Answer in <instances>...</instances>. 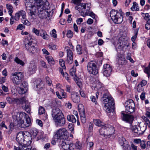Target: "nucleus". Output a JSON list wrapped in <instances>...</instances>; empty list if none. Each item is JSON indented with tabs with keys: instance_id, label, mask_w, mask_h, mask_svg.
I'll return each instance as SVG.
<instances>
[{
	"instance_id": "423d86ee",
	"label": "nucleus",
	"mask_w": 150,
	"mask_h": 150,
	"mask_svg": "<svg viewBox=\"0 0 150 150\" xmlns=\"http://www.w3.org/2000/svg\"><path fill=\"white\" fill-rule=\"evenodd\" d=\"M81 0H72V3L76 5L75 8L78 10L79 13H82V12L85 10H90L91 4L90 3H81Z\"/></svg>"
},
{
	"instance_id": "f03ea898",
	"label": "nucleus",
	"mask_w": 150,
	"mask_h": 150,
	"mask_svg": "<svg viewBox=\"0 0 150 150\" xmlns=\"http://www.w3.org/2000/svg\"><path fill=\"white\" fill-rule=\"evenodd\" d=\"M36 4L38 7V15L41 19L47 18L49 13L46 10L49 8L48 2L47 0H37Z\"/></svg>"
},
{
	"instance_id": "b1692460",
	"label": "nucleus",
	"mask_w": 150,
	"mask_h": 150,
	"mask_svg": "<svg viewBox=\"0 0 150 150\" xmlns=\"http://www.w3.org/2000/svg\"><path fill=\"white\" fill-rule=\"evenodd\" d=\"M96 87L98 90V92H100L102 94V92L104 93L105 89V88L102 86V83L100 82H98L96 85Z\"/></svg>"
},
{
	"instance_id": "0eeeda50",
	"label": "nucleus",
	"mask_w": 150,
	"mask_h": 150,
	"mask_svg": "<svg viewBox=\"0 0 150 150\" xmlns=\"http://www.w3.org/2000/svg\"><path fill=\"white\" fill-rule=\"evenodd\" d=\"M120 12L117 10H112L110 12V15L113 22L115 23L119 24L121 23L123 20V17L121 12V9L119 10Z\"/></svg>"
},
{
	"instance_id": "7c9ffc66",
	"label": "nucleus",
	"mask_w": 150,
	"mask_h": 150,
	"mask_svg": "<svg viewBox=\"0 0 150 150\" xmlns=\"http://www.w3.org/2000/svg\"><path fill=\"white\" fill-rule=\"evenodd\" d=\"M27 88H23L19 87L18 88V93L20 94H23L27 91Z\"/></svg>"
},
{
	"instance_id": "864d4df0",
	"label": "nucleus",
	"mask_w": 150,
	"mask_h": 150,
	"mask_svg": "<svg viewBox=\"0 0 150 150\" xmlns=\"http://www.w3.org/2000/svg\"><path fill=\"white\" fill-rule=\"evenodd\" d=\"M25 26L22 24H19L17 27L16 30H22L23 29H25Z\"/></svg>"
},
{
	"instance_id": "1a4fd4ad",
	"label": "nucleus",
	"mask_w": 150,
	"mask_h": 150,
	"mask_svg": "<svg viewBox=\"0 0 150 150\" xmlns=\"http://www.w3.org/2000/svg\"><path fill=\"white\" fill-rule=\"evenodd\" d=\"M23 76V73L21 72H14L11 73V78L14 84L19 85L21 82Z\"/></svg>"
},
{
	"instance_id": "412c9836",
	"label": "nucleus",
	"mask_w": 150,
	"mask_h": 150,
	"mask_svg": "<svg viewBox=\"0 0 150 150\" xmlns=\"http://www.w3.org/2000/svg\"><path fill=\"white\" fill-rule=\"evenodd\" d=\"M27 100L25 97H22L20 98H16L15 103L17 105L23 104L26 103Z\"/></svg>"
},
{
	"instance_id": "5fc2aeb1",
	"label": "nucleus",
	"mask_w": 150,
	"mask_h": 150,
	"mask_svg": "<svg viewBox=\"0 0 150 150\" xmlns=\"http://www.w3.org/2000/svg\"><path fill=\"white\" fill-rule=\"evenodd\" d=\"M67 36L69 38H71L73 36V33L71 30H69L67 32Z\"/></svg>"
},
{
	"instance_id": "6ab92c4d",
	"label": "nucleus",
	"mask_w": 150,
	"mask_h": 150,
	"mask_svg": "<svg viewBox=\"0 0 150 150\" xmlns=\"http://www.w3.org/2000/svg\"><path fill=\"white\" fill-rule=\"evenodd\" d=\"M71 98L73 101L75 103H78L80 101L79 96L76 93H72L71 94Z\"/></svg>"
},
{
	"instance_id": "09e8293b",
	"label": "nucleus",
	"mask_w": 150,
	"mask_h": 150,
	"mask_svg": "<svg viewBox=\"0 0 150 150\" xmlns=\"http://www.w3.org/2000/svg\"><path fill=\"white\" fill-rule=\"evenodd\" d=\"M20 15L18 12L16 13L15 16H14L15 21H18L19 20Z\"/></svg>"
},
{
	"instance_id": "f257e3e1",
	"label": "nucleus",
	"mask_w": 150,
	"mask_h": 150,
	"mask_svg": "<svg viewBox=\"0 0 150 150\" xmlns=\"http://www.w3.org/2000/svg\"><path fill=\"white\" fill-rule=\"evenodd\" d=\"M105 92H102L103 95V102L105 104L104 108L107 113L113 112L114 109V100L107 90H105Z\"/></svg>"
},
{
	"instance_id": "f3484780",
	"label": "nucleus",
	"mask_w": 150,
	"mask_h": 150,
	"mask_svg": "<svg viewBox=\"0 0 150 150\" xmlns=\"http://www.w3.org/2000/svg\"><path fill=\"white\" fill-rule=\"evenodd\" d=\"M121 114L122 115V117L123 120L130 124L132 123L134 120V117L132 116L125 114L124 111H122Z\"/></svg>"
},
{
	"instance_id": "4be33fe9",
	"label": "nucleus",
	"mask_w": 150,
	"mask_h": 150,
	"mask_svg": "<svg viewBox=\"0 0 150 150\" xmlns=\"http://www.w3.org/2000/svg\"><path fill=\"white\" fill-rule=\"evenodd\" d=\"M24 121L21 118L17 119L14 122L15 124H16L17 127L18 128L23 127L22 126H25Z\"/></svg>"
},
{
	"instance_id": "c85d7f7f",
	"label": "nucleus",
	"mask_w": 150,
	"mask_h": 150,
	"mask_svg": "<svg viewBox=\"0 0 150 150\" xmlns=\"http://www.w3.org/2000/svg\"><path fill=\"white\" fill-rule=\"evenodd\" d=\"M33 2H25V3L26 8H30L29 9L31 10L32 8L34 6Z\"/></svg>"
},
{
	"instance_id": "a18cd8bd",
	"label": "nucleus",
	"mask_w": 150,
	"mask_h": 150,
	"mask_svg": "<svg viewBox=\"0 0 150 150\" xmlns=\"http://www.w3.org/2000/svg\"><path fill=\"white\" fill-rule=\"evenodd\" d=\"M73 62V57H67V62L69 64H72Z\"/></svg>"
},
{
	"instance_id": "de8ad7c7",
	"label": "nucleus",
	"mask_w": 150,
	"mask_h": 150,
	"mask_svg": "<svg viewBox=\"0 0 150 150\" xmlns=\"http://www.w3.org/2000/svg\"><path fill=\"white\" fill-rule=\"evenodd\" d=\"M144 18L145 20H147L148 22H149L150 21V16L149 15V13H146L145 14V16Z\"/></svg>"
},
{
	"instance_id": "774afa93",
	"label": "nucleus",
	"mask_w": 150,
	"mask_h": 150,
	"mask_svg": "<svg viewBox=\"0 0 150 150\" xmlns=\"http://www.w3.org/2000/svg\"><path fill=\"white\" fill-rule=\"evenodd\" d=\"M145 28L147 30H149L150 29V21L148 23L147 21L145 25Z\"/></svg>"
},
{
	"instance_id": "ea45409f",
	"label": "nucleus",
	"mask_w": 150,
	"mask_h": 150,
	"mask_svg": "<svg viewBox=\"0 0 150 150\" xmlns=\"http://www.w3.org/2000/svg\"><path fill=\"white\" fill-rule=\"evenodd\" d=\"M20 16H21L22 17V18H26V13L25 11L21 10L18 11Z\"/></svg>"
},
{
	"instance_id": "393cba45",
	"label": "nucleus",
	"mask_w": 150,
	"mask_h": 150,
	"mask_svg": "<svg viewBox=\"0 0 150 150\" xmlns=\"http://www.w3.org/2000/svg\"><path fill=\"white\" fill-rule=\"evenodd\" d=\"M24 115L25 116V118L26 120V124H24L25 126H22L23 128L28 127L29 126V124L31 122V120L30 118L29 117V116L24 113Z\"/></svg>"
},
{
	"instance_id": "a19ab883",
	"label": "nucleus",
	"mask_w": 150,
	"mask_h": 150,
	"mask_svg": "<svg viewBox=\"0 0 150 150\" xmlns=\"http://www.w3.org/2000/svg\"><path fill=\"white\" fill-rule=\"evenodd\" d=\"M45 112V110L44 108L40 106L38 110V113L40 115H42Z\"/></svg>"
},
{
	"instance_id": "13d9d810",
	"label": "nucleus",
	"mask_w": 150,
	"mask_h": 150,
	"mask_svg": "<svg viewBox=\"0 0 150 150\" xmlns=\"http://www.w3.org/2000/svg\"><path fill=\"white\" fill-rule=\"evenodd\" d=\"M60 91L61 92L62 95L63 96V98H66L67 97V96L66 95V94H65L64 90L62 89H61L60 90Z\"/></svg>"
},
{
	"instance_id": "c756f323",
	"label": "nucleus",
	"mask_w": 150,
	"mask_h": 150,
	"mask_svg": "<svg viewBox=\"0 0 150 150\" xmlns=\"http://www.w3.org/2000/svg\"><path fill=\"white\" fill-rule=\"evenodd\" d=\"M144 71L147 74L148 77L149 78L150 77V63L147 67L145 68Z\"/></svg>"
},
{
	"instance_id": "a878e982",
	"label": "nucleus",
	"mask_w": 150,
	"mask_h": 150,
	"mask_svg": "<svg viewBox=\"0 0 150 150\" xmlns=\"http://www.w3.org/2000/svg\"><path fill=\"white\" fill-rule=\"evenodd\" d=\"M68 120L73 123H75L76 121V119L75 116L73 115H68L67 117Z\"/></svg>"
},
{
	"instance_id": "f8f14e48",
	"label": "nucleus",
	"mask_w": 150,
	"mask_h": 150,
	"mask_svg": "<svg viewBox=\"0 0 150 150\" xmlns=\"http://www.w3.org/2000/svg\"><path fill=\"white\" fill-rule=\"evenodd\" d=\"M56 135L57 139L64 140H66L69 137L68 132L64 128L60 129L57 130Z\"/></svg>"
},
{
	"instance_id": "f704fd0d",
	"label": "nucleus",
	"mask_w": 150,
	"mask_h": 150,
	"mask_svg": "<svg viewBox=\"0 0 150 150\" xmlns=\"http://www.w3.org/2000/svg\"><path fill=\"white\" fill-rule=\"evenodd\" d=\"M14 61L17 64H20L22 66H23L24 65V62L19 59L18 57H16L15 58Z\"/></svg>"
},
{
	"instance_id": "20e7f679",
	"label": "nucleus",
	"mask_w": 150,
	"mask_h": 150,
	"mask_svg": "<svg viewBox=\"0 0 150 150\" xmlns=\"http://www.w3.org/2000/svg\"><path fill=\"white\" fill-rule=\"evenodd\" d=\"M114 132L115 130L113 127L108 124L103 125L99 130L100 134L103 135L106 138H110L111 137L114 138Z\"/></svg>"
},
{
	"instance_id": "052dcab7",
	"label": "nucleus",
	"mask_w": 150,
	"mask_h": 150,
	"mask_svg": "<svg viewBox=\"0 0 150 150\" xmlns=\"http://www.w3.org/2000/svg\"><path fill=\"white\" fill-rule=\"evenodd\" d=\"M140 145L142 148L144 149L145 148L146 144L144 141H142L140 143Z\"/></svg>"
},
{
	"instance_id": "5701e85b",
	"label": "nucleus",
	"mask_w": 150,
	"mask_h": 150,
	"mask_svg": "<svg viewBox=\"0 0 150 150\" xmlns=\"http://www.w3.org/2000/svg\"><path fill=\"white\" fill-rule=\"evenodd\" d=\"M89 10H85L84 11L82 12V13H81V15L83 17L86 16H91L93 19L95 18V14L91 11H89Z\"/></svg>"
},
{
	"instance_id": "9d476101",
	"label": "nucleus",
	"mask_w": 150,
	"mask_h": 150,
	"mask_svg": "<svg viewBox=\"0 0 150 150\" xmlns=\"http://www.w3.org/2000/svg\"><path fill=\"white\" fill-rule=\"evenodd\" d=\"M87 70L90 74L96 75L98 73L96 63L95 61H91L88 62L87 65Z\"/></svg>"
},
{
	"instance_id": "c9c22d12",
	"label": "nucleus",
	"mask_w": 150,
	"mask_h": 150,
	"mask_svg": "<svg viewBox=\"0 0 150 150\" xmlns=\"http://www.w3.org/2000/svg\"><path fill=\"white\" fill-rule=\"evenodd\" d=\"M30 145H26L23 146H21L22 147L21 150H34V149H31V147L30 146H29Z\"/></svg>"
},
{
	"instance_id": "e2e57ef3",
	"label": "nucleus",
	"mask_w": 150,
	"mask_h": 150,
	"mask_svg": "<svg viewBox=\"0 0 150 150\" xmlns=\"http://www.w3.org/2000/svg\"><path fill=\"white\" fill-rule=\"evenodd\" d=\"M2 90L5 92H7L8 91V88L4 85H2Z\"/></svg>"
},
{
	"instance_id": "72a5a7b5",
	"label": "nucleus",
	"mask_w": 150,
	"mask_h": 150,
	"mask_svg": "<svg viewBox=\"0 0 150 150\" xmlns=\"http://www.w3.org/2000/svg\"><path fill=\"white\" fill-rule=\"evenodd\" d=\"M21 22L24 24L29 26L31 24L30 23L28 20L26 18H24L21 19Z\"/></svg>"
},
{
	"instance_id": "49530a36",
	"label": "nucleus",
	"mask_w": 150,
	"mask_h": 150,
	"mask_svg": "<svg viewBox=\"0 0 150 150\" xmlns=\"http://www.w3.org/2000/svg\"><path fill=\"white\" fill-rule=\"evenodd\" d=\"M90 99L95 104H97V102L96 100L97 99L96 98L95 96H92L90 97Z\"/></svg>"
},
{
	"instance_id": "37998d69",
	"label": "nucleus",
	"mask_w": 150,
	"mask_h": 150,
	"mask_svg": "<svg viewBox=\"0 0 150 150\" xmlns=\"http://www.w3.org/2000/svg\"><path fill=\"white\" fill-rule=\"evenodd\" d=\"M59 62L60 66L62 67L63 69H65L66 67L65 66V62L62 59L59 60Z\"/></svg>"
},
{
	"instance_id": "9b49d317",
	"label": "nucleus",
	"mask_w": 150,
	"mask_h": 150,
	"mask_svg": "<svg viewBox=\"0 0 150 150\" xmlns=\"http://www.w3.org/2000/svg\"><path fill=\"white\" fill-rule=\"evenodd\" d=\"M125 112L129 114L134 112L135 110V106L133 100L130 99L127 100L125 103Z\"/></svg>"
},
{
	"instance_id": "4d7b16f0",
	"label": "nucleus",
	"mask_w": 150,
	"mask_h": 150,
	"mask_svg": "<svg viewBox=\"0 0 150 150\" xmlns=\"http://www.w3.org/2000/svg\"><path fill=\"white\" fill-rule=\"evenodd\" d=\"M4 128L6 129H7V126L5 125V122H2L0 124V128L1 129V128Z\"/></svg>"
},
{
	"instance_id": "aec40b11",
	"label": "nucleus",
	"mask_w": 150,
	"mask_h": 150,
	"mask_svg": "<svg viewBox=\"0 0 150 150\" xmlns=\"http://www.w3.org/2000/svg\"><path fill=\"white\" fill-rule=\"evenodd\" d=\"M37 67L33 63H30L29 65L28 71L31 74L35 73L37 70Z\"/></svg>"
},
{
	"instance_id": "473e14b6",
	"label": "nucleus",
	"mask_w": 150,
	"mask_h": 150,
	"mask_svg": "<svg viewBox=\"0 0 150 150\" xmlns=\"http://www.w3.org/2000/svg\"><path fill=\"white\" fill-rule=\"evenodd\" d=\"M76 50L78 54H81L82 53V47L80 45H76Z\"/></svg>"
},
{
	"instance_id": "338daca9",
	"label": "nucleus",
	"mask_w": 150,
	"mask_h": 150,
	"mask_svg": "<svg viewBox=\"0 0 150 150\" xmlns=\"http://www.w3.org/2000/svg\"><path fill=\"white\" fill-rule=\"evenodd\" d=\"M50 146V143H47L45 144L44 146V148L46 149L47 150L49 149Z\"/></svg>"
},
{
	"instance_id": "680f3d73",
	"label": "nucleus",
	"mask_w": 150,
	"mask_h": 150,
	"mask_svg": "<svg viewBox=\"0 0 150 150\" xmlns=\"http://www.w3.org/2000/svg\"><path fill=\"white\" fill-rule=\"evenodd\" d=\"M126 62V61L125 60H122L121 59H120L118 60V63L119 64L123 65Z\"/></svg>"
},
{
	"instance_id": "0e129e2a",
	"label": "nucleus",
	"mask_w": 150,
	"mask_h": 150,
	"mask_svg": "<svg viewBox=\"0 0 150 150\" xmlns=\"http://www.w3.org/2000/svg\"><path fill=\"white\" fill-rule=\"evenodd\" d=\"M93 123L90 122L89 125L88 129L90 132L93 129Z\"/></svg>"
},
{
	"instance_id": "8fccbe9b",
	"label": "nucleus",
	"mask_w": 150,
	"mask_h": 150,
	"mask_svg": "<svg viewBox=\"0 0 150 150\" xmlns=\"http://www.w3.org/2000/svg\"><path fill=\"white\" fill-rule=\"evenodd\" d=\"M21 88H27L28 83L25 81H24L21 83Z\"/></svg>"
},
{
	"instance_id": "bf43d9fd",
	"label": "nucleus",
	"mask_w": 150,
	"mask_h": 150,
	"mask_svg": "<svg viewBox=\"0 0 150 150\" xmlns=\"http://www.w3.org/2000/svg\"><path fill=\"white\" fill-rule=\"evenodd\" d=\"M75 147L78 149H80L81 148V144L80 143L76 142L75 145Z\"/></svg>"
},
{
	"instance_id": "6e6552de",
	"label": "nucleus",
	"mask_w": 150,
	"mask_h": 150,
	"mask_svg": "<svg viewBox=\"0 0 150 150\" xmlns=\"http://www.w3.org/2000/svg\"><path fill=\"white\" fill-rule=\"evenodd\" d=\"M33 39L32 37L29 36L25 38L24 42L26 50L29 52L34 53L36 51V47L34 44H32Z\"/></svg>"
},
{
	"instance_id": "4c0bfd02",
	"label": "nucleus",
	"mask_w": 150,
	"mask_h": 150,
	"mask_svg": "<svg viewBox=\"0 0 150 150\" xmlns=\"http://www.w3.org/2000/svg\"><path fill=\"white\" fill-rule=\"evenodd\" d=\"M25 104V105L24 107H23V109L28 113H29L30 111V105L28 104Z\"/></svg>"
},
{
	"instance_id": "dca6fc26",
	"label": "nucleus",
	"mask_w": 150,
	"mask_h": 150,
	"mask_svg": "<svg viewBox=\"0 0 150 150\" xmlns=\"http://www.w3.org/2000/svg\"><path fill=\"white\" fill-rule=\"evenodd\" d=\"M112 68L110 65L108 64H104L103 65V74L106 77L109 76L111 73Z\"/></svg>"
},
{
	"instance_id": "58836bf2",
	"label": "nucleus",
	"mask_w": 150,
	"mask_h": 150,
	"mask_svg": "<svg viewBox=\"0 0 150 150\" xmlns=\"http://www.w3.org/2000/svg\"><path fill=\"white\" fill-rule=\"evenodd\" d=\"M16 98H11L9 97H8L6 98L7 101L10 104L13 103H15V100Z\"/></svg>"
},
{
	"instance_id": "2f4dec72",
	"label": "nucleus",
	"mask_w": 150,
	"mask_h": 150,
	"mask_svg": "<svg viewBox=\"0 0 150 150\" xmlns=\"http://www.w3.org/2000/svg\"><path fill=\"white\" fill-rule=\"evenodd\" d=\"M131 9L132 11H138L139 10V8L138 6V4L136 2H134L133 3V5L131 8Z\"/></svg>"
},
{
	"instance_id": "a211bd4d",
	"label": "nucleus",
	"mask_w": 150,
	"mask_h": 150,
	"mask_svg": "<svg viewBox=\"0 0 150 150\" xmlns=\"http://www.w3.org/2000/svg\"><path fill=\"white\" fill-rule=\"evenodd\" d=\"M119 142L121 146H123V148L125 149L129 150L128 149H130L129 146L128 144V142L125 139L122 137H120L119 138Z\"/></svg>"
},
{
	"instance_id": "cd10ccee",
	"label": "nucleus",
	"mask_w": 150,
	"mask_h": 150,
	"mask_svg": "<svg viewBox=\"0 0 150 150\" xmlns=\"http://www.w3.org/2000/svg\"><path fill=\"white\" fill-rule=\"evenodd\" d=\"M95 124L97 126L101 127L104 125V123L99 119H96L94 120Z\"/></svg>"
},
{
	"instance_id": "603ef678",
	"label": "nucleus",
	"mask_w": 150,
	"mask_h": 150,
	"mask_svg": "<svg viewBox=\"0 0 150 150\" xmlns=\"http://www.w3.org/2000/svg\"><path fill=\"white\" fill-rule=\"evenodd\" d=\"M135 35L133 36L131 38V40L133 42H134L138 34V31H135Z\"/></svg>"
},
{
	"instance_id": "7ed1b4c3",
	"label": "nucleus",
	"mask_w": 150,
	"mask_h": 150,
	"mask_svg": "<svg viewBox=\"0 0 150 150\" xmlns=\"http://www.w3.org/2000/svg\"><path fill=\"white\" fill-rule=\"evenodd\" d=\"M52 117L55 125L57 126H62L65 123V119L62 111L58 108L52 109Z\"/></svg>"
},
{
	"instance_id": "2eb2a0df",
	"label": "nucleus",
	"mask_w": 150,
	"mask_h": 150,
	"mask_svg": "<svg viewBox=\"0 0 150 150\" xmlns=\"http://www.w3.org/2000/svg\"><path fill=\"white\" fill-rule=\"evenodd\" d=\"M80 105L82 107V108H79L80 106L79 105L78 109L79 112L81 122L82 123L84 124L86 123V119L85 115L84 108L82 106V105Z\"/></svg>"
},
{
	"instance_id": "69168bd1",
	"label": "nucleus",
	"mask_w": 150,
	"mask_h": 150,
	"mask_svg": "<svg viewBox=\"0 0 150 150\" xmlns=\"http://www.w3.org/2000/svg\"><path fill=\"white\" fill-rule=\"evenodd\" d=\"M68 74L66 73L65 72L64 73V74L63 75V76H64L65 79H66L67 81L69 82H70V79H69V77H68Z\"/></svg>"
},
{
	"instance_id": "79ce46f5",
	"label": "nucleus",
	"mask_w": 150,
	"mask_h": 150,
	"mask_svg": "<svg viewBox=\"0 0 150 150\" xmlns=\"http://www.w3.org/2000/svg\"><path fill=\"white\" fill-rule=\"evenodd\" d=\"M144 90V88L142 86L139 84L138 85L137 87V90L138 92H142Z\"/></svg>"
},
{
	"instance_id": "39448f33",
	"label": "nucleus",
	"mask_w": 150,
	"mask_h": 150,
	"mask_svg": "<svg viewBox=\"0 0 150 150\" xmlns=\"http://www.w3.org/2000/svg\"><path fill=\"white\" fill-rule=\"evenodd\" d=\"M30 139H31V137L25 135L23 132H18L16 138L17 142L21 146L26 145L25 143V142H27L26 145H30L32 142Z\"/></svg>"
},
{
	"instance_id": "c03bdc74",
	"label": "nucleus",
	"mask_w": 150,
	"mask_h": 150,
	"mask_svg": "<svg viewBox=\"0 0 150 150\" xmlns=\"http://www.w3.org/2000/svg\"><path fill=\"white\" fill-rule=\"evenodd\" d=\"M76 71L73 68H71L70 70V74L71 75L73 76H76L75 74Z\"/></svg>"
},
{
	"instance_id": "3c124183",
	"label": "nucleus",
	"mask_w": 150,
	"mask_h": 150,
	"mask_svg": "<svg viewBox=\"0 0 150 150\" xmlns=\"http://www.w3.org/2000/svg\"><path fill=\"white\" fill-rule=\"evenodd\" d=\"M38 133V131L36 129H34L32 131V134L34 137H35Z\"/></svg>"
},
{
	"instance_id": "6e6d98bb",
	"label": "nucleus",
	"mask_w": 150,
	"mask_h": 150,
	"mask_svg": "<svg viewBox=\"0 0 150 150\" xmlns=\"http://www.w3.org/2000/svg\"><path fill=\"white\" fill-rule=\"evenodd\" d=\"M67 57H73V53L72 52L70 49L67 50Z\"/></svg>"
},
{
	"instance_id": "ddd939ff",
	"label": "nucleus",
	"mask_w": 150,
	"mask_h": 150,
	"mask_svg": "<svg viewBox=\"0 0 150 150\" xmlns=\"http://www.w3.org/2000/svg\"><path fill=\"white\" fill-rule=\"evenodd\" d=\"M32 32L37 36L40 35L44 39H47L49 38V35L43 30L42 29L40 30L33 28L32 29Z\"/></svg>"
},
{
	"instance_id": "4468645a",
	"label": "nucleus",
	"mask_w": 150,
	"mask_h": 150,
	"mask_svg": "<svg viewBox=\"0 0 150 150\" xmlns=\"http://www.w3.org/2000/svg\"><path fill=\"white\" fill-rule=\"evenodd\" d=\"M62 148L65 150H73L74 149V145L73 144H69L66 140H62L61 143Z\"/></svg>"
},
{
	"instance_id": "e433bc0d",
	"label": "nucleus",
	"mask_w": 150,
	"mask_h": 150,
	"mask_svg": "<svg viewBox=\"0 0 150 150\" xmlns=\"http://www.w3.org/2000/svg\"><path fill=\"white\" fill-rule=\"evenodd\" d=\"M50 49L51 50H55L57 49L56 45L54 44L53 43L50 42L47 45Z\"/></svg>"
},
{
	"instance_id": "bb28decb",
	"label": "nucleus",
	"mask_w": 150,
	"mask_h": 150,
	"mask_svg": "<svg viewBox=\"0 0 150 150\" xmlns=\"http://www.w3.org/2000/svg\"><path fill=\"white\" fill-rule=\"evenodd\" d=\"M46 59L49 63L51 65H53L55 64V62L53 58L50 56H47L46 57Z\"/></svg>"
}]
</instances>
